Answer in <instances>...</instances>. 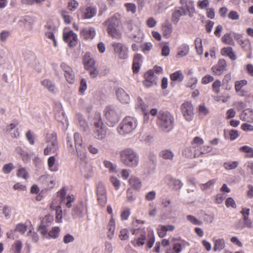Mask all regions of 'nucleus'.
Here are the masks:
<instances>
[{
    "instance_id": "obj_37",
    "label": "nucleus",
    "mask_w": 253,
    "mask_h": 253,
    "mask_svg": "<svg viewBox=\"0 0 253 253\" xmlns=\"http://www.w3.org/2000/svg\"><path fill=\"white\" fill-rule=\"evenodd\" d=\"M92 123L94 124V127H98L99 126L103 125L101 119V116L99 112H95L94 114V117L92 120Z\"/></svg>"
},
{
    "instance_id": "obj_32",
    "label": "nucleus",
    "mask_w": 253,
    "mask_h": 253,
    "mask_svg": "<svg viewBox=\"0 0 253 253\" xmlns=\"http://www.w3.org/2000/svg\"><path fill=\"white\" fill-rule=\"evenodd\" d=\"M79 125L83 131H86L88 129V126L83 115L78 114L76 116Z\"/></svg>"
},
{
    "instance_id": "obj_21",
    "label": "nucleus",
    "mask_w": 253,
    "mask_h": 253,
    "mask_svg": "<svg viewBox=\"0 0 253 253\" xmlns=\"http://www.w3.org/2000/svg\"><path fill=\"white\" fill-rule=\"evenodd\" d=\"M180 3L185 4L188 15L190 17H192L195 12L194 2L190 0H180Z\"/></svg>"
},
{
    "instance_id": "obj_3",
    "label": "nucleus",
    "mask_w": 253,
    "mask_h": 253,
    "mask_svg": "<svg viewBox=\"0 0 253 253\" xmlns=\"http://www.w3.org/2000/svg\"><path fill=\"white\" fill-rule=\"evenodd\" d=\"M120 24L116 14L105 21L104 24L107 26V31L110 36L117 39L121 37V33L119 29Z\"/></svg>"
},
{
    "instance_id": "obj_36",
    "label": "nucleus",
    "mask_w": 253,
    "mask_h": 253,
    "mask_svg": "<svg viewBox=\"0 0 253 253\" xmlns=\"http://www.w3.org/2000/svg\"><path fill=\"white\" fill-rule=\"evenodd\" d=\"M170 78L172 81L180 82L183 80L184 76L181 71H177L171 74L170 75Z\"/></svg>"
},
{
    "instance_id": "obj_9",
    "label": "nucleus",
    "mask_w": 253,
    "mask_h": 253,
    "mask_svg": "<svg viewBox=\"0 0 253 253\" xmlns=\"http://www.w3.org/2000/svg\"><path fill=\"white\" fill-rule=\"evenodd\" d=\"M212 150V147L210 145H204L200 148V151L197 152L196 150V146H193L187 148L185 150V152L189 151L188 154L185 153V155L188 157H196L199 156L200 154H206L210 153Z\"/></svg>"
},
{
    "instance_id": "obj_34",
    "label": "nucleus",
    "mask_w": 253,
    "mask_h": 253,
    "mask_svg": "<svg viewBox=\"0 0 253 253\" xmlns=\"http://www.w3.org/2000/svg\"><path fill=\"white\" fill-rule=\"evenodd\" d=\"M137 107L138 108H140L142 111L143 112L145 115H148L149 114V111L148 109V106L146 105L143 100L140 98H137Z\"/></svg>"
},
{
    "instance_id": "obj_62",
    "label": "nucleus",
    "mask_w": 253,
    "mask_h": 253,
    "mask_svg": "<svg viewBox=\"0 0 253 253\" xmlns=\"http://www.w3.org/2000/svg\"><path fill=\"white\" fill-rule=\"evenodd\" d=\"M61 15L63 18L64 22L67 24L70 23L71 21V17L68 15V12L65 11H63L61 12Z\"/></svg>"
},
{
    "instance_id": "obj_61",
    "label": "nucleus",
    "mask_w": 253,
    "mask_h": 253,
    "mask_svg": "<svg viewBox=\"0 0 253 253\" xmlns=\"http://www.w3.org/2000/svg\"><path fill=\"white\" fill-rule=\"evenodd\" d=\"M225 204L227 207H232L233 208H236V203L234 199L231 197L228 198L226 200Z\"/></svg>"
},
{
    "instance_id": "obj_56",
    "label": "nucleus",
    "mask_w": 253,
    "mask_h": 253,
    "mask_svg": "<svg viewBox=\"0 0 253 253\" xmlns=\"http://www.w3.org/2000/svg\"><path fill=\"white\" fill-rule=\"evenodd\" d=\"M87 84L85 79H83L81 81L80 86L79 88V91L81 93L84 94V91L86 90Z\"/></svg>"
},
{
    "instance_id": "obj_53",
    "label": "nucleus",
    "mask_w": 253,
    "mask_h": 253,
    "mask_svg": "<svg viewBox=\"0 0 253 253\" xmlns=\"http://www.w3.org/2000/svg\"><path fill=\"white\" fill-rule=\"evenodd\" d=\"M221 86V82L219 80L215 81L212 84L213 91L216 94L220 92V87Z\"/></svg>"
},
{
    "instance_id": "obj_58",
    "label": "nucleus",
    "mask_w": 253,
    "mask_h": 253,
    "mask_svg": "<svg viewBox=\"0 0 253 253\" xmlns=\"http://www.w3.org/2000/svg\"><path fill=\"white\" fill-rule=\"evenodd\" d=\"M86 70L89 71V75L92 78L96 77L99 74V71L95 66H93L90 69H88Z\"/></svg>"
},
{
    "instance_id": "obj_7",
    "label": "nucleus",
    "mask_w": 253,
    "mask_h": 253,
    "mask_svg": "<svg viewBox=\"0 0 253 253\" xmlns=\"http://www.w3.org/2000/svg\"><path fill=\"white\" fill-rule=\"evenodd\" d=\"M47 145L44 149V155H48L55 153L58 149L57 137L55 134H48L47 137Z\"/></svg>"
},
{
    "instance_id": "obj_4",
    "label": "nucleus",
    "mask_w": 253,
    "mask_h": 253,
    "mask_svg": "<svg viewBox=\"0 0 253 253\" xmlns=\"http://www.w3.org/2000/svg\"><path fill=\"white\" fill-rule=\"evenodd\" d=\"M104 113L107 124L110 126H114L120 119V112L116 106H107L104 110Z\"/></svg>"
},
{
    "instance_id": "obj_13",
    "label": "nucleus",
    "mask_w": 253,
    "mask_h": 253,
    "mask_svg": "<svg viewBox=\"0 0 253 253\" xmlns=\"http://www.w3.org/2000/svg\"><path fill=\"white\" fill-rule=\"evenodd\" d=\"M66 192L64 188L61 189L58 192L57 196L61 201V204H65L66 207L70 208L71 207V203L73 201L74 198L70 196H66Z\"/></svg>"
},
{
    "instance_id": "obj_30",
    "label": "nucleus",
    "mask_w": 253,
    "mask_h": 253,
    "mask_svg": "<svg viewBox=\"0 0 253 253\" xmlns=\"http://www.w3.org/2000/svg\"><path fill=\"white\" fill-rule=\"evenodd\" d=\"M96 8L93 7H87L83 14L84 19H90L96 14Z\"/></svg>"
},
{
    "instance_id": "obj_5",
    "label": "nucleus",
    "mask_w": 253,
    "mask_h": 253,
    "mask_svg": "<svg viewBox=\"0 0 253 253\" xmlns=\"http://www.w3.org/2000/svg\"><path fill=\"white\" fill-rule=\"evenodd\" d=\"M74 140L71 137L69 136L67 137V145L70 146V151L74 152V147H75L77 154L81 159L83 160L85 158V154L84 153L82 154V138L79 133L76 132L74 134Z\"/></svg>"
},
{
    "instance_id": "obj_10",
    "label": "nucleus",
    "mask_w": 253,
    "mask_h": 253,
    "mask_svg": "<svg viewBox=\"0 0 253 253\" xmlns=\"http://www.w3.org/2000/svg\"><path fill=\"white\" fill-rule=\"evenodd\" d=\"M182 113L187 121L192 120L194 117L193 108L191 103L186 102L183 103L181 106Z\"/></svg>"
},
{
    "instance_id": "obj_27",
    "label": "nucleus",
    "mask_w": 253,
    "mask_h": 253,
    "mask_svg": "<svg viewBox=\"0 0 253 253\" xmlns=\"http://www.w3.org/2000/svg\"><path fill=\"white\" fill-rule=\"evenodd\" d=\"M81 34L82 36L85 39H92L95 36L96 33L94 28L83 29Z\"/></svg>"
},
{
    "instance_id": "obj_47",
    "label": "nucleus",
    "mask_w": 253,
    "mask_h": 253,
    "mask_svg": "<svg viewBox=\"0 0 253 253\" xmlns=\"http://www.w3.org/2000/svg\"><path fill=\"white\" fill-rule=\"evenodd\" d=\"M222 42L226 44L233 45L234 44V41L230 34H225L222 38Z\"/></svg>"
},
{
    "instance_id": "obj_42",
    "label": "nucleus",
    "mask_w": 253,
    "mask_h": 253,
    "mask_svg": "<svg viewBox=\"0 0 253 253\" xmlns=\"http://www.w3.org/2000/svg\"><path fill=\"white\" fill-rule=\"evenodd\" d=\"M202 40L200 38H196L195 40V47L197 50V52L199 55H202L203 52L202 46Z\"/></svg>"
},
{
    "instance_id": "obj_64",
    "label": "nucleus",
    "mask_w": 253,
    "mask_h": 253,
    "mask_svg": "<svg viewBox=\"0 0 253 253\" xmlns=\"http://www.w3.org/2000/svg\"><path fill=\"white\" fill-rule=\"evenodd\" d=\"M27 226L23 223H19L17 225L16 230L21 234H24L27 230Z\"/></svg>"
},
{
    "instance_id": "obj_45",
    "label": "nucleus",
    "mask_w": 253,
    "mask_h": 253,
    "mask_svg": "<svg viewBox=\"0 0 253 253\" xmlns=\"http://www.w3.org/2000/svg\"><path fill=\"white\" fill-rule=\"evenodd\" d=\"M248 82L246 80H243L241 81H236L235 83V89L236 92H239L242 87L247 85Z\"/></svg>"
},
{
    "instance_id": "obj_49",
    "label": "nucleus",
    "mask_w": 253,
    "mask_h": 253,
    "mask_svg": "<svg viewBox=\"0 0 253 253\" xmlns=\"http://www.w3.org/2000/svg\"><path fill=\"white\" fill-rule=\"evenodd\" d=\"M215 182L216 180L214 179L210 180L205 184H201L200 185V188L202 191H205L210 188L211 186H213L215 184Z\"/></svg>"
},
{
    "instance_id": "obj_26",
    "label": "nucleus",
    "mask_w": 253,
    "mask_h": 253,
    "mask_svg": "<svg viewBox=\"0 0 253 253\" xmlns=\"http://www.w3.org/2000/svg\"><path fill=\"white\" fill-rule=\"evenodd\" d=\"M221 54L223 56L228 57L232 61H234L236 59V55L231 47H227L222 48L221 50Z\"/></svg>"
},
{
    "instance_id": "obj_41",
    "label": "nucleus",
    "mask_w": 253,
    "mask_h": 253,
    "mask_svg": "<svg viewBox=\"0 0 253 253\" xmlns=\"http://www.w3.org/2000/svg\"><path fill=\"white\" fill-rule=\"evenodd\" d=\"M17 176L26 180L28 178L29 174L26 168L20 167L17 171Z\"/></svg>"
},
{
    "instance_id": "obj_54",
    "label": "nucleus",
    "mask_w": 253,
    "mask_h": 253,
    "mask_svg": "<svg viewBox=\"0 0 253 253\" xmlns=\"http://www.w3.org/2000/svg\"><path fill=\"white\" fill-rule=\"evenodd\" d=\"M79 6V3L75 0H71L68 2V7L71 11L76 9Z\"/></svg>"
},
{
    "instance_id": "obj_63",
    "label": "nucleus",
    "mask_w": 253,
    "mask_h": 253,
    "mask_svg": "<svg viewBox=\"0 0 253 253\" xmlns=\"http://www.w3.org/2000/svg\"><path fill=\"white\" fill-rule=\"evenodd\" d=\"M213 77L210 75H207L202 79V83L204 84H207L213 81Z\"/></svg>"
},
{
    "instance_id": "obj_51",
    "label": "nucleus",
    "mask_w": 253,
    "mask_h": 253,
    "mask_svg": "<svg viewBox=\"0 0 253 253\" xmlns=\"http://www.w3.org/2000/svg\"><path fill=\"white\" fill-rule=\"evenodd\" d=\"M125 6L127 12H131L133 14L136 12V6L134 3H126L125 4Z\"/></svg>"
},
{
    "instance_id": "obj_29",
    "label": "nucleus",
    "mask_w": 253,
    "mask_h": 253,
    "mask_svg": "<svg viewBox=\"0 0 253 253\" xmlns=\"http://www.w3.org/2000/svg\"><path fill=\"white\" fill-rule=\"evenodd\" d=\"M42 85L51 93L55 92V85L51 81L48 79H44L41 81Z\"/></svg>"
},
{
    "instance_id": "obj_59",
    "label": "nucleus",
    "mask_w": 253,
    "mask_h": 253,
    "mask_svg": "<svg viewBox=\"0 0 253 253\" xmlns=\"http://www.w3.org/2000/svg\"><path fill=\"white\" fill-rule=\"evenodd\" d=\"M229 19L232 20H237L239 19V15L238 12L236 11H231L228 15Z\"/></svg>"
},
{
    "instance_id": "obj_33",
    "label": "nucleus",
    "mask_w": 253,
    "mask_h": 253,
    "mask_svg": "<svg viewBox=\"0 0 253 253\" xmlns=\"http://www.w3.org/2000/svg\"><path fill=\"white\" fill-rule=\"evenodd\" d=\"M189 51V45L187 44H182L179 46L178 48V52L177 56L179 57L185 56L188 53Z\"/></svg>"
},
{
    "instance_id": "obj_60",
    "label": "nucleus",
    "mask_w": 253,
    "mask_h": 253,
    "mask_svg": "<svg viewBox=\"0 0 253 253\" xmlns=\"http://www.w3.org/2000/svg\"><path fill=\"white\" fill-rule=\"evenodd\" d=\"M126 199L127 201L130 203L134 201L136 199L134 194L129 189H128L126 192Z\"/></svg>"
},
{
    "instance_id": "obj_39",
    "label": "nucleus",
    "mask_w": 253,
    "mask_h": 253,
    "mask_svg": "<svg viewBox=\"0 0 253 253\" xmlns=\"http://www.w3.org/2000/svg\"><path fill=\"white\" fill-rule=\"evenodd\" d=\"M225 247V242L223 239H218L214 242L213 250L214 251H221Z\"/></svg>"
},
{
    "instance_id": "obj_18",
    "label": "nucleus",
    "mask_w": 253,
    "mask_h": 253,
    "mask_svg": "<svg viewBox=\"0 0 253 253\" xmlns=\"http://www.w3.org/2000/svg\"><path fill=\"white\" fill-rule=\"evenodd\" d=\"M227 64L226 61L223 59L219 60L218 63L213 66L211 69L215 75H220L224 71L226 70Z\"/></svg>"
},
{
    "instance_id": "obj_57",
    "label": "nucleus",
    "mask_w": 253,
    "mask_h": 253,
    "mask_svg": "<svg viewBox=\"0 0 253 253\" xmlns=\"http://www.w3.org/2000/svg\"><path fill=\"white\" fill-rule=\"evenodd\" d=\"M209 0H203L198 1L197 6L200 9H205L209 6Z\"/></svg>"
},
{
    "instance_id": "obj_38",
    "label": "nucleus",
    "mask_w": 253,
    "mask_h": 253,
    "mask_svg": "<svg viewBox=\"0 0 253 253\" xmlns=\"http://www.w3.org/2000/svg\"><path fill=\"white\" fill-rule=\"evenodd\" d=\"M147 237L148 238L147 246L149 248H151L155 242V237L153 231L151 230H148Z\"/></svg>"
},
{
    "instance_id": "obj_50",
    "label": "nucleus",
    "mask_w": 253,
    "mask_h": 253,
    "mask_svg": "<svg viewBox=\"0 0 253 253\" xmlns=\"http://www.w3.org/2000/svg\"><path fill=\"white\" fill-rule=\"evenodd\" d=\"M110 181L116 190H118L121 185L120 181L115 176H111Z\"/></svg>"
},
{
    "instance_id": "obj_12",
    "label": "nucleus",
    "mask_w": 253,
    "mask_h": 253,
    "mask_svg": "<svg viewBox=\"0 0 253 253\" xmlns=\"http://www.w3.org/2000/svg\"><path fill=\"white\" fill-rule=\"evenodd\" d=\"M115 53L120 59H126L127 56V48L123 43L115 42L112 44Z\"/></svg>"
},
{
    "instance_id": "obj_48",
    "label": "nucleus",
    "mask_w": 253,
    "mask_h": 253,
    "mask_svg": "<svg viewBox=\"0 0 253 253\" xmlns=\"http://www.w3.org/2000/svg\"><path fill=\"white\" fill-rule=\"evenodd\" d=\"M105 167L108 169L110 172H116V166L114 165L112 162L105 160L103 162Z\"/></svg>"
},
{
    "instance_id": "obj_6",
    "label": "nucleus",
    "mask_w": 253,
    "mask_h": 253,
    "mask_svg": "<svg viewBox=\"0 0 253 253\" xmlns=\"http://www.w3.org/2000/svg\"><path fill=\"white\" fill-rule=\"evenodd\" d=\"M137 126V121L135 118L126 117L118 127V131L120 134L124 135L131 132Z\"/></svg>"
},
{
    "instance_id": "obj_15",
    "label": "nucleus",
    "mask_w": 253,
    "mask_h": 253,
    "mask_svg": "<svg viewBox=\"0 0 253 253\" xmlns=\"http://www.w3.org/2000/svg\"><path fill=\"white\" fill-rule=\"evenodd\" d=\"M63 39L65 42H68L70 46H74L77 43V35L72 31L63 33Z\"/></svg>"
},
{
    "instance_id": "obj_20",
    "label": "nucleus",
    "mask_w": 253,
    "mask_h": 253,
    "mask_svg": "<svg viewBox=\"0 0 253 253\" xmlns=\"http://www.w3.org/2000/svg\"><path fill=\"white\" fill-rule=\"evenodd\" d=\"M83 63L85 69L87 70L95 66V62L92 58L91 54L89 52L86 53L83 56Z\"/></svg>"
},
{
    "instance_id": "obj_11",
    "label": "nucleus",
    "mask_w": 253,
    "mask_h": 253,
    "mask_svg": "<svg viewBox=\"0 0 253 253\" xmlns=\"http://www.w3.org/2000/svg\"><path fill=\"white\" fill-rule=\"evenodd\" d=\"M60 67L64 72L66 81L70 84H73L75 81V75L73 69L65 63H62Z\"/></svg>"
},
{
    "instance_id": "obj_40",
    "label": "nucleus",
    "mask_w": 253,
    "mask_h": 253,
    "mask_svg": "<svg viewBox=\"0 0 253 253\" xmlns=\"http://www.w3.org/2000/svg\"><path fill=\"white\" fill-rule=\"evenodd\" d=\"M60 229L58 227H54L49 231L46 237L47 239L57 238L59 234Z\"/></svg>"
},
{
    "instance_id": "obj_55",
    "label": "nucleus",
    "mask_w": 253,
    "mask_h": 253,
    "mask_svg": "<svg viewBox=\"0 0 253 253\" xmlns=\"http://www.w3.org/2000/svg\"><path fill=\"white\" fill-rule=\"evenodd\" d=\"M156 193L155 191H151L147 193L145 196V199L147 201H151L156 198Z\"/></svg>"
},
{
    "instance_id": "obj_46",
    "label": "nucleus",
    "mask_w": 253,
    "mask_h": 253,
    "mask_svg": "<svg viewBox=\"0 0 253 253\" xmlns=\"http://www.w3.org/2000/svg\"><path fill=\"white\" fill-rule=\"evenodd\" d=\"M238 165L237 161L225 162L224 163V167L226 169L231 170L236 168Z\"/></svg>"
},
{
    "instance_id": "obj_44",
    "label": "nucleus",
    "mask_w": 253,
    "mask_h": 253,
    "mask_svg": "<svg viewBox=\"0 0 253 253\" xmlns=\"http://www.w3.org/2000/svg\"><path fill=\"white\" fill-rule=\"evenodd\" d=\"M240 150L247 153V154L246 155L247 157L253 158V148H252L250 146L245 145V146H243L241 147L240 148Z\"/></svg>"
},
{
    "instance_id": "obj_52",
    "label": "nucleus",
    "mask_w": 253,
    "mask_h": 253,
    "mask_svg": "<svg viewBox=\"0 0 253 253\" xmlns=\"http://www.w3.org/2000/svg\"><path fill=\"white\" fill-rule=\"evenodd\" d=\"M14 168L13 164L12 163H9L3 166L2 171L5 174H8Z\"/></svg>"
},
{
    "instance_id": "obj_25",
    "label": "nucleus",
    "mask_w": 253,
    "mask_h": 253,
    "mask_svg": "<svg viewBox=\"0 0 253 253\" xmlns=\"http://www.w3.org/2000/svg\"><path fill=\"white\" fill-rule=\"evenodd\" d=\"M174 229V226L171 225H161L158 228V234L161 238H163L167 234V231H171Z\"/></svg>"
},
{
    "instance_id": "obj_22",
    "label": "nucleus",
    "mask_w": 253,
    "mask_h": 253,
    "mask_svg": "<svg viewBox=\"0 0 253 253\" xmlns=\"http://www.w3.org/2000/svg\"><path fill=\"white\" fill-rule=\"evenodd\" d=\"M166 179L168 184L172 186L176 190L180 189L183 186V183L179 179H174L170 176H167Z\"/></svg>"
},
{
    "instance_id": "obj_19",
    "label": "nucleus",
    "mask_w": 253,
    "mask_h": 253,
    "mask_svg": "<svg viewBox=\"0 0 253 253\" xmlns=\"http://www.w3.org/2000/svg\"><path fill=\"white\" fill-rule=\"evenodd\" d=\"M160 158L168 162H172L174 159V153L170 149L161 150L159 154Z\"/></svg>"
},
{
    "instance_id": "obj_28",
    "label": "nucleus",
    "mask_w": 253,
    "mask_h": 253,
    "mask_svg": "<svg viewBox=\"0 0 253 253\" xmlns=\"http://www.w3.org/2000/svg\"><path fill=\"white\" fill-rule=\"evenodd\" d=\"M162 31L163 36L168 38H169L172 32V25L169 22L166 21L162 25Z\"/></svg>"
},
{
    "instance_id": "obj_2",
    "label": "nucleus",
    "mask_w": 253,
    "mask_h": 253,
    "mask_svg": "<svg viewBox=\"0 0 253 253\" xmlns=\"http://www.w3.org/2000/svg\"><path fill=\"white\" fill-rule=\"evenodd\" d=\"M157 123L162 131L169 132L173 127L174 118L170 113L161 111L158 113Z\"/></svg>"
},
{
    "instance_id": "obj_14",
    "label": "nucleus",
    "mask_w": 253,
    "mask_h": 253,
    "mask_svg": "<svg viewBox=\"0 0 253 253\" xmlns=\"http://www.w3.org/2000/svg\"><path fill=\"white\" fill-rule=\"evenodd\" d=\"M133 234H139V237L131 241L133 246L140 247L144 245L146 239V234L143 230H135Z\"/></svg>"
},
{
    "instance_id": "obj_35",
    "label": "nucleus",
    "mask_w": 253,
    "mask_h": 253,
    "mask_svg": "<svg viewBox=\"0 0 253 253\" xmlns=\"http://www.w3.org/2000/svg\"><path fill=\"white\" fill-rule=\"evenodd\" d=\"M55 162V158L54 156H50L47 160V166L48 169L51 171H57L58 170V167L54 166Z\"/></svg>"
},
{
    "instance_id": "obj_17",
    "label": "nucleus",
    "mask_w": 253,
    "mask_h": 253,
    "mask_svg": "<svg viewBox=\"0 0 253 253\" xmlns=\"http://www.w3.org/2000/svg\"><path fill=\"white\" fill-rule=\"evenodd\" d=\"M116 96L119 101L123 104H128L130 102L129 95L122 88H118L116 91Z\"/></svg>"
},
{
    "instance_id": "obj_16",
    "label": "nucleus",
    "mask_w": 253,
    "mask_h": 253,
    "mask_svg": "<svg viewBox=\"0 0 253 253\" xmlns=\"http://www.w3.org/2000/svg\"><path fill=\"white\" fill-rule=\"evenodd\" d=\"M157 78L154 74V71H148L145 74V80L143 82L144 85L147 87H149L156 84Z\"/></svg>"
},
{
    "instance_id": "obj_8",
    "label": "nucleus",
    "mask_w": 253,
    "mask_h": 253,
    "mask_svg": "<svg viewBox=\"0 0 253 253\" xmlns=\"http://www.w3.org/2000/svg\"><path fill=\"white\" fill-rule=\"evenodd\" d=\"M96 194L99 204L101 206H104L107 200V191L105 185L102 182L96 184Z\"/></svg>"
},
{
    "instance_id": "obj_23",
    "label": "nucleus",
    "mask_w": 253,
    "mask_h": 253,
    "mask_svg": "<svg viewBox=\"0 0 253 253\" xmlns=\"http://www.w3.org/2000/svg\"><path fill=\"white\" fill-rule=\"evenodd\" d=\"M106 134L105 127L103 125L95 127L94 134L96 138L101 140L105 137Z\"/></svg>"
},
{
    "instance_id": "obj_1",
    "label": "nucleus",
    "mask_w": 253,
    "mask_h": 253,
    "mask_svg": "<svg viewBox=\"0 0 253 253\" xmlns=\"http://www.w3.org/2000/svg\"><path fill=\"white\" fill-rule=\"evenodd\" d=\"M119 156L121 162L126 167L135 168L139 164V155L132 148H126L121 150L119 152Z\"/></svg>"
},
{
    "instance_id": "obj_31",
    "label": "nucleus",
    "mask_w": 253,
    "mask_h": 253,
    "mask_svg": "<svg viewBox=\"0 0 253 253\" xmlns=\"http://www.w3.org/2000/svg\"><path fill=\"white\" fill-rule=\"evenodd\" d=\"M184 12L178 8H175L171 15V21L174 23H177L180 20V18L182 16H185Z\"/></svg>"
},
{
    "instance_id": "obj_43",
    "label": "nucleus",
    "mask_w": 253,
    "mask_h": 253,
    "mask_svg": "<svg viewBox=\"0 0 253 253\" xmlns=\"http://www.w3.org/2000/svg\"><path fill=\"white\" fill-rule=\"evenodd\" d=\"M22 247V243L20 241H16L12 246L13 253H20Z\"/></svg>"
},
{
    "instance_id": "obj_24",
    "label": "nucleus",
    "mask_w": 253,
    "mask_h": 253,
    "mask_svg": "<svg viewBox=\"0 0 253 253\" xmlns=\"http://www.w3.org/2000/svg\"><path fill=\"white\" fill-rule=\"evenodd\" d=\"M129 185L136 190H139L142 187V183L140 179L134 176H131L128 180Z\"/></svg>"
}]
</instances>
